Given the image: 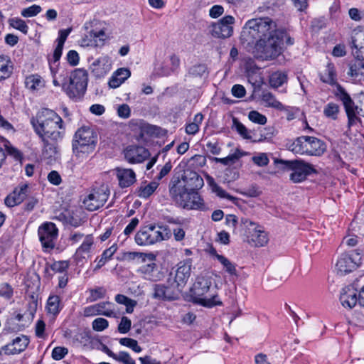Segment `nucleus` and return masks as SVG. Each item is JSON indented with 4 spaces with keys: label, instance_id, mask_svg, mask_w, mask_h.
I'll return each mask as SVG.
<instances>
[{
    "label": "nucleus",
    "instance_id": "f257e3e1",
    "mask_svg": "<svg viewBox=\"0 0 364 364\" xmlns=\"http://www.w3.org/2000/svg\"><path fill=\"white\" fill-rule=\"evenodd\" d=\"M31 124L43 144V156L47 159L55 158L57 143L63 139L65 130L61 117L53 109L43 108L31 119Z\"/></svg>",
    "mask_w": 364,
    "mask_h": 364
},
{
    "label": "nucleus",
    "instance_id": "f03ea898",
    "mask_svg": "<svg viewBox=\"0 0 364 364\" xmlns=\"http://www.w3.org/2000/svg\"><path fill=\"white\" fill-rule=\"evenodd\" d=\"M319 78L323 83L336 85V95L343 102L347 117L348 127H351L361 122L359 117L362 108L355 105L350 95L346 92L345 89L337 82V73L335 65L333 63L328 62L325 68L318 73Z\"/></svg>",
    "mask_w": 364,
    "mask_h": 364
},
{
    "label": "nucleus",
    "instance_id": "7ed1b4c3",
    "mask_svg": "<svg viewBox=\"0 0 364 364\" xmlns=\"http://www.w3.org/2000/svg\"><path fill=\"white\" fill-rule=\"evenodd\" d=\"M276 23L269 17L252 18L244 25L240 41L247 46H255L257 43L264 41L274 33H277Z\"/></svg>",
    "mask_w": 364,
    "mask_h": 364
},
{
    "label": "nucleus",
    "instance_id": "20e7f679",
    "mask_svg": "<svg viewBox=\"0 0 364 364\" xmlns=\"http://www.w3.org/2000/svg\"><path fill=\"white\" fill-rule=\"evenodd\" d=\"M170 196L176 204L187 210H203L205 208L203 199L193 190H188L181 182H175L170 188Z\"/></svg>",
    "mask_w": 364,
    "mask_h": 364
},
{
    "label": "nucleus",
    "instance_id": "39448f33",
    "mask_svg": "<svg viewBox=\"0 0 364 364\" xmlns=\"http://www.w3.org/2000/svg\"><path fill=\"white\" fill-rule=\"evenodd\" d=\"M211 279L208 277H198L191 288L196 302L205 307L222 305L218 300L216 291L211 289Z\"/></svg>",
    "mask_w": 364,
    "mask_h": 364
},
{
    "label": "nucleus",
    "instance_id": "423d86ee",
    "mask_svg": "<svg viewBox=\"0 0 364 364\" xmlns=\"http://www.w3.org/2000/svg\"><path fill=\"white\" fill-rule=\"evenodd\" d=\"M97 142V135L94 129L90 127L79 128L74 135L73 140V150L78 158L87 157L92 153Z\"/></svg>",
    "mask_w": 364,
    "mask_h": 364
},
{
    "label": "nucleus",
    "instance_id": "0eeeda50",
    "mask_svg": "<svg viewBox=\"0 0 364 364\" xmlns=\"http://www.w3.org/2000/svg\"><path fill=\"white\" fill-rule=\"evenodd\" d=\"M88 83V73L86 70L77 68L71 72L69 80L62 83V87L66 95L73 100L81 99Z\"/></svg>",
    "mask_w": 364,
    "mask_h": 364
},
{
    "label": "nucleus",
    "instance_id": "6e6552de",
    "mask_svg": "<svg viewBox=\"0 0 364 364\" xmlns=\"http://www.w3.org/2000/svg\"><path fill=\"white\" fill-rule=\"evenodd\" d=\"M289 149L294 154L310 156H321L326 149V144L314 136H302L297 137L289 146Z\"/></svg>",
    "mask_w": 364,
    "mask_h": 364
},
{
    "label": "nucleus",
    "instance_id": "1a4fd4ad",
    "mask_svg": "<svg viewBox=\"0 0 364 364\" xmlns=\"http://www.w3.org/2000/svg\"><path fill=\"white\" fill-rule=\"evenodd\" d=\"M240 224L248 244L259 247L268 243V234L262 225L246 218L241 219Z\"/></svg>",
    "mask_w": 364,
    "mask_h": 364
},
{
    "label": "nucleus",
    "instance_id": "9d476101",
    "mask_svg": "<svg viewBox=\"0 0 364 364\" xmlns=\"http://www.w3.org/2000/svg\"><path fill=\"white\" fill-rule=\"evenodd\" d=\"M171 236L166 228L159 227L156 229L154 225L141 228L135 235V242L138 245L146 246L168 240Z\"/></svg>",
    "mask_w": 364,
    "mask_h": 364
},
{
    "label": "nucleus",
    "instance_id": "9b49d317",
    "mask_svg": "<svg viewBox=\"0 0 364 364\" xmlns=\"http://www.w3.org/2000/svg\"><path fill=\"white\" fill-rule=\"evenodd\" d=\"M98 23L96 20L87 21L83 26L85 33L80 40L82 47H98L103 46L107 39L104 28L97 27Z\"/></svg>",
    "mask_w": 364,
    "mask_h": 364
},
{
    "label": "nucleus",
    "instance_id": "f8f14e48",
    "mask_svg": "<svg viewBox=\"0 0 364 364\" xmlns=\"http://www.w3.org/2000/svg\"><path fill=\"white\" fill-rule=\"evenodd\" d=\"M281 40L277 33H274L264 41L257 43L255 46L257 58L265 60L273 59L281 53Z\"/></svg>",
    "mask_w": 364,
    "mask_h": 364
},
{
    "label": "nucleus",
    "instance_id": "ddd939ff",
    "mask_svg": "<svg viewBox=\"0 0 364 364\" xmlns=\"http://www.w3.org/2000/svg\"><path fill=\"white\" fill-rule=\"evenodd\" d=\"M360 250L357 249L350 254H342L337 260L336 268L337 273L343 275L355 269L361 263Z\"/></svg>",
    "mask_w": 364,
    "mask_h": 364
},
{
    "label": "nucleus",
    "instance_id": "4468645a",
    "mask_svg": "<svg viewBox=\"0 0 364 364\" xmlns=\"http://www.w3.org/2000/svg\"><path fill=\"white\" fill-rule=\"evenodd\" d=\"M287 167L292 171L290 179L294 183L304 181L308 176L315 172L314 167L302 160L286 161Z\"/></svg>",
    "mask_w": 364,
    "mask_h": 364
},
{
    "label": "nucleus",
    "instance_id": "2eb2a0df",
    "mask_svg": "<svg viewBox=\"0 0 364 364\" xmlns=\"http://www.w3.org/2000/svg\"><path fill=\"white\" fill-rule=\"evenodd\" d=\"M58 230L51 222L43 223L38 230L39 240L43 248L53 249L58 237Z\"/></svg>",
    "mask_w": 364,
    "mask_h": 364
},
{
    "label": "nucleus",
    "instance_id": "dca6fc26",
    "mask_svg": "<svg viewBox=\"0 0 364 364\" xmlns=\"http://www.w3.org/2000/svg\"><path fill=\"white\" fill-rule=\"evenodd\" d=\"M235 19L232 16L227 15L211 26L210 33L213 37L226 38L233 33L232 25Z\"/></svg>",
    "mask_w": 364,
    "mask_h": 364
},
{
    "label": "nucleus",
    "instance_id": "f3484780",
    "mask_svg": "<svg viewBox=\"0 0 364 364\" xmlns=\"http://www.w3.org/2000/svg\"><path fill=\"white\" fill-rule=\"evenodd\" d=\"M109 197V193L103 188L93 189L84 198L83 204L89 211H95L102 207Z\"/></svg>",
    "mask_w": 364,
    "mask_h": 364
},
{
    "label": "nucleus",
    "instance_id": "a211bd4d",
    "mask_svg": "<svg viewBox=\"0 0 364 364\" xmlns=\"http://www.w3.org/2000/svg\"><path fill=\"white\" fill-rule=\"evenodd\" d=\"M192 261L188 259L180 262L175 272L174 282L177 287L181 290L187 284L191 274Z\"/></svg>",
    "mask_w": 364,
    "mask_h": 364
},
{
    "label": "nucleus",
    "instance_id": "6ab92c4d",
    "mask_svg": "<svg viewBox=\"0 0 364 364\" xmlns=\"http://www.w3.org/2000/svg\"><path fill=\"white\" fill-rule=\"evenodd\" d=\"M126 160L129 164H138L144 161L149 156V151L142 146L130 145L124 151Z\"/></svg>",
    "mask_w": 364,
    "mask_h": 364
},
{
    "label": "nucleus",
    "instance_id": "aec40b11",
    "mask_svg": "<svg viewBox=\"0 0 364 364\" xmlns=\"http://www.w3.org/2000/svg\"><path fill=\"white\" fill-rule=\"evenodd\" d=\"M112 304L109 301L100 302L85 307L83 310V315L85 317H90L97 315H103L107 317H116L115 311L109 308Z\"/></svg>",
    "mask_w": 364,
    "mask_h": 364
},
{
    "label": "nucleus",
    "instance_id": "412c9836",
    "mask_svg": "<svg viewBox=\"0 0 364 364\" xmlns=\"http://www.w3.org/2000/svg\"><path fill=\"white\" fill-rule=\"evenodd\" d=\"M29 339L26 336L21 335L16 337L11 342L4 346L1 350L6 355H15L24 351L29 344Z\"/></svg>",
    "mask_w": 364,
    "mask_h": 364
},
{
    "label": "nucleus",
    "instance_id": "4be33fe9",
    "mask_svg": "<svg viewBox=\"0 0 364 364\" xmlns=\"http://www.w3.org/2000/svg\"><path fill=\"white\" fill-rule=\"evenodd\" d=\"M94 247V237L92 234L85 236L82 244L76 250L74 257L77 264L83 263L90 257Z\"/></svg>",
    "mask_w": 364,
    "mask_h": 364
},
{
    "label": "nucleus",
    "instance_id": "5701e85b",
    "mask_svg": "<svg viewBox=\"0 0 364 364\" xmlns=\"http://www.w3.org/2000/svg\"><path fill=\"white\" fill-rule=\"evenodd\" d=\"M176 182L183 183L188 190L193 191L200 188L204 184L202 177L197 172L191 170H186L181 179H178Z\"/></svg>",
    "mask_w": 364,
    "mask_h": 364
},
{
    "label": "nucleus",
    "instance_id": "b1692460",
    "mask_svg": "<svg viewBox=\"0 0 364 364\" xmlns=\"http://www.w3.org/2000/svg\"><path fill=\"white\" fill-rule=\"evenodd\" d=\"M340 301L344 308L351 309L358 302L357 289L353 285L343 287L341 291Z\"/></svg>",
    "mask_w": 364,
    "mask_h": 364
},
{
    "label": "nucleus",
    "instance_id": "393cba45",
    "mask_svg": "<svg viewBox=\"0 0 364 364\" xmlns=\"http://www.w3.org/2000/svg\"><path fill=\"white\" fill-rule=\"evenodd\" d=\"M149 263L141 265L137 270L143 278L150 281H157L161 277L160 271L155 262L156 257L153 259H148Z\"/></svg>",
    "mask_w": 364,
    "mask_h": 364
},
{
    "label": "nucleus",
    "instance_id": "a878e982",
    "mask_svg": "<svg viewBox=\"0 0 364 364\" xmlns=\"http://www.w3.org/2000/svg\"><path fill=\"white\" fill-rule=\"evenodd\" d=\"M63 307L64 304L59 295L55 294L49 295L46 304V311L51 319L55 320Z\"/></svg>",
    "mask_w": 364,
    "mask_h": 364
},
{
    "label": "nucleus",
    "instance_id": "bb28decb",
    "mask_svg": "<svg viewBox=\"0 0 364 364\" xmlns=\"http://www.w3.org/2000/svg\"><path fill=\"white\" fill-rule=\"evenodd\" d=\"M92 74L97 78L104 77L111 69L109 58L107 56H102L96 59L90 65Z\"/></svg>",
    "mask_w": 364,
    "mask_h": 364
},
{
    "label": "nucleus",
    "instance_id": "cd10ccee",
    "mask_svg": "<svg viewBox=\"0 0 364 364\" xmlns=\"http://www.w3.org/2000/svg\"><path fill=\"white\" fill-rule=\"evenodd\" d=\"M83 214L84 213L80 208H75L65 210L60 216L67 225L77 228L85 222Z\"/></svg>",
    "mask_w": 364,
    "mask_h": 364
},
{
    "label": "nucleus",
    "instance_id": "c85d7f7f",
    "mask_svg": "<svg viewBox=\"0 0 364 364\" xmlns=\"http://www.w3.org/2000/svg\"><path fill=\"white\" fill-rule=\"evenodd\" d=\"M115 171L122 188L129 187L136 181V174L131 168H116Z\"/></svg>",
    "mask_w": 364,
    "mask_h": 364
},
{
    "label": "nucleus",
    "instance_id": "c756f323",
    "mask_svg": "<svg viewBox=\"0 0 364 364\" xmlns=\"http://www.w3.org/2000/svg\"><path fill=\"white\" fill-rule=\"evenodd\" d=\"M27 189L28 186L25 184L14 190L5 198L4 203L8 207H14L20 204L26 196Z\"/></svg>",
    "mask_w": 364,
    "mask_h": 364
},
{
    "label": "nucleus",
    "instance_id": "7c9ffc66",
    "mask_svg": "<svg viewBox=\"0 0 364 364\" xmlns=\"http://www.w3.org/2000/svg\"><path fill=\"white\" fill-rule=\"evenodd\" d=\"M131 75V72L128 68H121L114 72L111 76L108 85L111 88H117L124 82Z\"/></svg>",
    "mask_w": 364,
    "mask_h": 364
},
{
    "label": "nucleus",
    "instance_id": "2f4dec72",
    "mask_svg": "<svg viewBox=\"0 0 364 364\" xmlns=\"http://www.w3.org/2000/svg\"><path fill=\"white\" fill-rule=\"evenodd\" d=\"M14 71V64L9 56L0 55V82L9 78Z\"/></svg>",
    "mask_w": 364,
    "mask_h": 364
},
{
    "label": "nucleus",
    "instance_id": "473e14b6",
    "mask_svg": "<svg viewBox=\"0 0 364 364\" xmlns=\"http://www.w3.org/2000/svg\"><path fill=\"white\" fill-rule=\"evenodd\" d=\"M349 75L355 81H364V59H357L350 66Z\"/></svg>",
    "mask_w": 364,
    "mask_h": 364
},
{
    "label": "nucleus",
    "instance_id": "72a5a7b5",
    "mask_svg": "<svg viewBox=\"0 0 364 364\" xmlns=\"http://www.w3.org/2000/svg\"><path fill=\"white\" fill-rule=\"evenodd\" d=\"M210 255L213 256L223 267L225 271L230 275H237L236 264L229 260L224 255H220L215 249L210 251Z\"/></svg>",
    "mask_w": 364,
    "mask_h": 364
},
{
    "label": "nucleus",
    "instance_id": "f704fd0d",
    "mask_svg": "<svg viewBox=\"0 0 364 364\" xmlns=\"http://www.w3.org/2000/svg\"><path fill=\"white\" fill-rule=\"evenodd\" d=\"M25 86L31 91H37L45 87V81L38 74H31L26 77Z\"/></svg>",
    "mask_w": 364,
    "mask_h": 364
},
{
    "label": "nucleus",
    "instance_id": "c9c22d12",
    "mask_svg": "<svg viewBox=\"0 0 364 364\" xmlns=\"http://www.w3.org/2000/svg\"><path fill=\"white\" fill-rule=\"evenodd\" d=\"M153 296L161 300H173L175 298L171 289L163 284L154 285Z\"/></svg>",
    "mask_w": 364,
    "mask_h": 364
},
{
    "label": "nucleus",
    "instance_id": "e433bc0d",
    "mask_svg": "<svg viewBox=\"0 0 364 364\" xmlns=\"http://www.w3.org/2000/svg\"><path fill=\"white\" fill-rule=\"evenodd\" d=\"M351 44L357 50L364 49V28L358 27L353 31Z\"/></svg>",
    "mask_w": 364,
    "mask_h": 364
},
{
    "label": "nucleus",
    "instance_id": "4c0bfd02",
    "mask_svg": "<svg viewBox=\"0 0 364 364\" xmlns=\"http://www.w3.org/2000/svg\"><path fill=\"white\" fill-rule=\"evenodd\" d=\"M158 186L159 183L155 181L150 182L149 183H141L137 191L138 196L141 198L146 199L155 192Z\"/></svg>",
    "mask_w": 364,
    "mask_h": 364
},
{
    "label": "nucleus",
    "instance_id": "58836bf2",
    "mask_svg": "<svg viewBox=\"0 0 364 364\" xmlns=\"http://www.w3.org/2000/svg\"><path fill=\"white\" fill-rule=\"evenodd\" d=\"M203 120V115L201 113L196 114L192 122L188 123L186 126V133L187 134L195 135L200 129V125Z\"/></svg>",
    "mask_w": 364,
    "mask_h": 364
},
{
    "label": "nucleus",
    "instance_id": "ea45409f",
    "mask_svg": "<svg viewBox=\"0 0 364 364\" xmlns=\"http://www.w3.org/2000/svg\"><path fill=\"white\" fill-rule=\"evenodd\" d=\"M262 100L265 103L267 107H273L279 110H282L284 109V105L276 99L274 95L269 92L262 93Z\"/></svg>",
    "mask_w": 364,
    "mask_h": 364
},
{
    "label": "nucleus",
    "instance_id": "a19ab883",
    "mask_svg": "<svg viewBox=\"0 0 364 364\" xmlns=\"http://www.w3.org/2000/svg\"><path fill=\"white\" fill-rule=\"evenodd\" d=\"M114 299L117 303L123 304L126 306V311L128 314H132L134 311V307L137 304L136 301L132 299L124 294H117Z\"/></svg>",
    "mask_w": 364,
    "mask_h": 364
},
{
    "label": "nucleus",
    "instance_id": "79ce46f5",
    "mask_svg": "<svg viewBox=\"0 0 364 364\" xmlns=\"http://www.w3.org/2000/svg\"><path fill=\"white\" fill-rule=\"evenodd\" d=\"M287 81V75L284 72L277 71L273 73L269 77L270 86L274 88L281 87Z\"/></svg>",
    "mask_w": 364,
    "mask_h": 364
},
{
    "label": "nucleus",
    "instance_id": "37998d69",
    "mask_svg": "<svg viewBox=\"0 0 364 364\" xmlns=\"http://www.w3.org/2000/svg\"><path fill=\"white\" fill-rule=\"evenodd\" d=\"M232 126L236 132L245 139H251L252 134L251 131L248 130L247 128L240 122L237 118L232 119Z\"/></svg>",
    "mask_w": 364,
    "mask_h": 364
},
{
    "label": "nucleus",
    "instance_id": "c03bdc74",
    "mask_svg": "<svg viewBox=\"0 0 364 364\" xmlns=\"http://www.w3.org/2000/svg\"><path fill=\"white\" fill-rule=\"evenodd\" d=\"M9 26L14 29L18 30L23 34H27L28 32V26L26 21L18 17L11 18L9 20Z\"/></svg>",
    "mask_w": 364,
    "mask_h": 364
},
{
    "label": "nucleus",
    "instance_id": "a18cd8bd",
    "mask_svg": "<svg viewBox=\"0 0 364 364\" xmlns=\"http://www.w3.org/2000/svg\"><path fill=\"white\" fill-rule=\"evenodd\" d=\"M209 184L211 187L212 191L215 193L218 197L221 198H227L230 200H233L235 198L230 194H228L224 189H223L220 186H218L213 180V178H210L209 179Z\"/></svg>",
    "mask_w": 364,
    "mask_h": 364
},
{
    "label": "nucleus",
    "instance_id": "49530a36",
    "mask_svg": "<svg viewBox=\"0 0 364 364\" xmlns=\"http://www.w3.org/2000/svg\"><path fill=\"white\" fill-rule=\"evenodd\" d=\"M242 155V152L237 149L234 154H230L226 157L215 158V161L225 166L232 165L235 164Z\"/></svg>",
    "mask_w": 364,
    "mask_h": 364
},
{
    "label": "nucleus",
    "instance_id": "de8ad7c7",
    "mask_svg": "<svg viewBox=\"0 0 364 364\" xmlns=\"http://www.w3.org/2000/svg\"><path fill=\"white\" fill-rule=\"evenodd\" d=\"M119 342L122 346L132 349L135 353H140L142 350L141 347L135 339L131 338H122L119 340Z\"/></svg>",
    "mask_w": 364,
    "mask_h": 364
},
{
    "label": "nucleus",
    "instance_id": "09e8293b",
    "mask_svg": "<svg viewBox=\"0 0 364 364\" xmlns=\"http://www.w3.org/2000/svg\"><path fill=\"white\" fill-rule=\"evenodd\" d=\"M339 112V107L337 104L333 102L328 103L324 109L323 114L326 117L332 119H336Z\"/></svg>",
    "mask_w": 364,
    "mask_h": 364
},
{
    "label": "nucleus",
    "instance_id": "8fccbe9b",
    "mask_svg": "<svg viewBox=\"0 0 364 364\" xmlns=\"http://www.w3.org/2000/svg\"><path fill=\"white\" fill-rule=\"evenodd\" d=\"M42 11V8L37 4L24 8L21 11V15L24 18H31L37 16Z\"/></svg>",
    "mask_w": 364,
    "mask_h": 364
},
{
    "label": "nucleus",
    "instance_id": "3c124183",
    "mask_svg": "<svg viewBox=\"0 0 364 364\" xmlns=\"http://www.w3.org/2000/svg\"><path fill=\"white\" fill-rule=\"evenodd\" d=\"M248 118L252 122L259 125H264L267 122L266 116L256 110L250 111L248 114Z\"/></svg>",
    "mask_w": 364,
    "mask_h": 364
},
{
    "label": "nucleus",
    "instance_id": "603ef678",
    "mask_svg": "<svg viewBox=\"0 0 364 364\" xmlns=\"http://www.w3.org/2000/svg\"><path fill=\"white\" fill-rule=\"evenodd\" d=\"M4 151H6L9 155L14 157L16 161L21 160L22 156H23L22 153L18 149L13 146L9 141H6L4 143Z\"/></svg>",
    "mask_w": 364,
    "mask_h": 364
},
{
    "label": "nucleus",
    "instance_id": "864d4df0",
    "mask_svg": "<svg viewBox=\"0 0 364 364\" xmlns=\"http://www.w3.org/2000/svg\"><path fill=\"white\" fill-rule=\"evenodd\" d=\"M125 257L129 259H134L135 258L141 259L143 262H146V259H153L155 258V255L152 253L146 254L139 252H129L125 254Z\"/></svg>",
    "mask_w": 364,
    "mask_h": 364
},
{
    "label": "nucleus",
    "instance_id": "5fc2aeb1",
    "mask_svg": "<svg viewBox=\"0 0 364 364\" xmlns=\"http://www.w3.org/2000/svg\"><path fill=\"white\" fill-rule=\"evenodd\" d=\"M109 322L104 318H97L92 323V327L95 331H102L107 328Z\"/></svg>",
    "mask_w": 364,
    "mask_h": 364
},
{
    "label": "nucleus",
    "instance_id": "6e6d98bb",
    "mask_svg": "<svg viewBox=\"0 0 364 364\" xmlns=\"http://www.w3.org/2000/svg\"><path fill=\"white\" fill-rule=\"evenodd\" d=\"M115 360L123 364H136L135 360L131 357L129 353L120 351L116 355Z\"/></svg>",
    "mask_w": 364,
    "mask_h": 364
},
{
    "label": "nucleus",
    "instance_id": "4d7b16f0",
    "mask_svg": "<svg viewBox=\"0 0 364 364\" xmlns=\"http://www.w3.org/2000/svg\"><path fill=\"white\" fill-rule=\"evenodd\" d=\"M51 269L56 273L66 274L69 268V263L67 261H57L52 264Z\"/></svg>",
    "mask_w": 364,
    "mask_h": 364
},
{
    "label": "nucleus",
    "instance_id": "13d9d810",
    "mask_svg": "<svg viewBox=\"0 0 364 364\" xmlns=\"http://www.w3.org/2000/svg\"><path fill=\"white\" fill-rule=\"evenodd\" d=\"M132 326L131 320L127 316H122L121 321L118 325V331L120 333L125 334L128 333Z\"/></svg>",
    "mask_w": 364,
    "mask_h": 364
},
{
    "label": "nucleus",
    "instance_id": "bf43d9fd",
    "mask_svg": "<svg viewBox=\"0 0 364 364\" xmlns=\"http://www.w3.org/2000/svg\"><path fill=\"white\" fill-rule=\"evenodd\" d=\"M14 294V289L12 287L6 283L4 282L0 284V296L9 299L13 296Z\"/></svg>",
    "mask_w": 364,
    "mask_h": 364
},
{
    "label": "nucleus",
    "instance_id": "052dcab7",
    "mask_svg": "<svg viewBox=\"0 0 364 364\" xmlns=\"http://www.w3.org/2000/svg\"><path fill=\"white\" fill-rule=\"evenodd\" d=\"M68 353V349L65 347L57 346L52 350V358L55 360L63 359Z\"/></svg>",
    "mask_w": 364,
    "mask_h": 364
},
{
    "label": "nucleus",
    "instance_id": "680f3d73",
    "mask_svg": "<svg viewBox=\"0 0 364 364\" xmlns=\"http://www.w3.org/2000/svg\"><path fill=\"white\" fill-rule=\"evenodd\" d=\"M66 60L71 66H76L79 64L80 56L76 50H70L66 55Z\"/></svg>",
    "mask_w": 364,
    "mask_h": 364
},
{
    "label": "nucleus",
    "instance_id": "e2e57ef3",
    "mask_svg": "<svg viewBox=\"0 0 364 364\" xmlns=\"http://www.w3.org/2000/svg\"><path fill=\"white\" fill-rule=\"evenodd\" d=\"M106 289L104 287H97L90 290V301H95L105 297Z\"/></svg>",
    "mask_w": 364,
    "mask_h": 364
},
{
    "label": "nucleus",
    "instance_id": "0e129e2a",
    "mask_svg": "<svg viewBox=\"0 0 364 364\" xmlns=\"http://www.w3.org/2000/svg\"><path fill=\"white\" fill-rule=\"evenodd\" d=\"M252 161L259 166H264L269 164V158L264 153H261L252 157Z\"/></svg>",
    "mask_w": 364,
    "mask_h": 364
},
{
    "label": "nucleus",
    "instance_id": "69168bd1",
    "mask_svg": "<svg viewBox=\"0 0 364 364\" xmlns=\"http://www.w3.org/2000/svg\"><path fill=\"white\" fill-rule=\"evenodd\" d=\"M117 249H118L117 245L116 243H114L109 248L103 251V252L102 253L101 256L103 258V259L108 262L112 258L113 255L117 252Z\"/></svg>",
    "mask_w": 364,
    "mask_h": 364
},
{
    "label": "nucleus",
    "instance_id": "338daca9",
    "mask_svg": "<svg viewBox=\"0 0 364 364\" xmlns=\"http://www.w3.org/2000/svg\"><path fill=\"white\" fill-rule=\"evenodd\" d=\"M48 181L54 186H58L62 182L60 175L57 171H51L48 175Z\"/></svg>",
    "mask_w": 364,
    "mask_h": 364
},
{
    "label": "nucleus",
    "instance_id": "774afa93",
    "mask_svg": "<svg viewBox=\"0 0 364 364\" xmlns=\"http://www.w3.org/2000/svg\"><path fill=\"white\" fill-rule=\"evenodd\" d=\"M45 329H46L45 322L41 319L38 320L36 323V327H35L36 336L38 338H43L45 337Z\"/></svg>",
    "mask_w": 364,
    "mask_h": 364
}]
</instances>
